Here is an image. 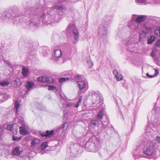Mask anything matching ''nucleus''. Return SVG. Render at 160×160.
<instances>
[{
	"instance_id": "1",
	"label": "nucleus",
	"mask_w": 160,
	"mask_h": 160,
	"mask_svg": "<svg viewBox=\"0 0 160 160\" xmlns=\"http://www.w3.org/2000/svg\"><path fill=\"white\" fill-rule=\"evenodd\" d=\"M148 141L144 137H141L139 139L138 144L140 146L145 145L143 152L145 154L151 156L154 153L155 151L154 144L152 142H147Z\"/></svg>"
},
{
	"instance_id": "2",
	"label": "nucleus",
	"mask_w": 160,
	"mask_h": 160,
	"mask_svg": "<svg viewBox=\"0 0 160 160\" xmlns=\"http://www.w3.org/2000/svg\"><path fill=\"white\" fill-rule=\"evenodd\" d=\"M111 21V18L110 19L109 18L108 20V19H106L103 24H101L99 25L98 28V33L100 36L103 37L107 36L108 33L105 26L107 27L108 26Z\"/></svg>"
},
{
	"instance_id": "3",
	"label": "nucleus",
	"mask_w": 160,
	"mask_h": 160,
	"mask_svg": "<svg viewBox=\"0 0 160 160\" xmlns=\"http://www.w3.org/2000/svg\"><path fill=\"white\" fill-rule=\"evenodd\" d=\"M58 16V14L56 15L54 19L53 16L49 15L48 13L46 14L44 13L40 17V20L42 22L47 24H49L54 22H58V21H60L59 19L56 18V17Z\"/></svg>"
},
{
	"instance_id": "4",
	"label": "nucleus",
	"mask_w": 160,
	"mask_h": 160,
	"mask_svg": "<svg viewBox=\"0 0 160 160\" xmlns=\"http://www.w3.org/2000/svg\"><path fill=\"white\" fill-rule=\"evenodd\" d=\"M72 30L74 35V40L73 41L72 43L75 44L79 40V33L77 30L75 28L74 24L73 23H70L66 28L67 32L68 33L70 32Z\"/></svg>"
},
{
	"instance_id": "5",
	"label": "nucleus",
	"mask_w": 160,
	"mask_h": 160,
	"mask_svg": "<svg viewBox=\"0 0 160 160\" xmlns=\"http://www.w3.org/2000/svg\"><path fill=\"white\" fill-rule=\"evenodd\" d=\"M85 148L88 151L95 152L98 149V143L95 141L92 142L88 141L85 144Z\"/></svg>"
},
{
	"instance_id": "6",
	"label": "nucleus",
	"mask_w": 160,
	"mask_h": 160,
	"mask_svg": "<svg viewBox=\"0 0 160 160\" xmlns=\"http://www.w3.org/2000/svg\"><path fill=\"white\" fill-rule=\"evenodd\" d=\"M89 95L92 97V103L93 104L99 103L102 101L103 98L98 91H91Z\"/></svg>"
},
{
	"instance_id": "7",
	"label": "nucleus",
	"mask_w": 160,
	"mask_h": 160,
	"mask_svg": "<svg viewBox=\"0 0 160 160\" xmlns=\"http://www.w3.org/2000/svg\"><path fill=\"white\" fill-rule=\"evenodd\" d=\"M139 24L132 20L128 22V27L131 33L137 31L139 29Z\"/></svg>"
},
{
	"instance_id": "8",
	"label": "nucleus",
	"mask_w": 160,
	"mask_h": 160,
	"mask_svg": "<svg viewBox=\"0 0 160 160\" xmlns=\"http://www.w3.org/2000/svg\"><path fill=\"white\" fill-rule=\"evenodd\" d=\"M134 40L132 37H130L127 38L125 42V45L127 49L131 52L134 51V48L135 47L133 43Z\"/></svg>"
},
{
	"instance_id": "9",
	"label": "nucleus",
	"mask_w": 160,
	"mask_h": 160,
	"mask_svg": "<svg viewBox=\"0 0 160 160\" xmlns=\"http://www.w3.org/2000/svg\"><path fill=\"white\" fill-rule=\"evenodd\" d=\"M149 36V34L144 30H142L139 34V42L143 44L145 43V41H146Z\"/></svg>"
},
{
	"instance_id": "10",
	"label": "nucleus",
	"mask_w": 160,
	"mask_h": 160,
	"mask_svg": "<svg viewBox=\"0 0 160 160\" xmlns=\"http://www.w3.org/2000/svg\"><path fill=\"white\" fill-rule=\"evenodd\" d=\"M132 19L135 22L139 23L144 21L146 19V17L145 15H133L132 16Z\"/></svg>"
},
{
	"instance_id": "11",
	"label": "nucleus",
	"mask_w": 160,
	"mask_h": 160,
	"mask_svg": "<svg viewBox=\"0 0 160 160\" xmlns=\"http://www.w3.org/2000/svg\"><path fill=\"white\" fill-rule=\"evenodd\" d=\"M37 81L38 82L50 83L53 82V79L51 77L43 76L38 78Z\"/></svg>"
},
{
	"instance_id": "12",
	"label": "nucleus",
	"mask_w": 160,
	"mask_h": 160,
	"mask_svg": "<svg viewBox=\"0 0 160 160\" xmlns=\"http://www.w3.org/2000/svg\"><path fill=\"white\" fill-rule=\"evenodd\" d=\"M78 84V87L79 88V91L78 92V94L80 95L82 92L81 90L85 88L86 84L85 82L83 81H77Z\"/></svg>"
},
{
	"instance_id": "13",
	"label": "nucleus",
	"mask_w": 160,
	"mask_h": 160,
	"mask_svg": "<svg viewBox=\"0 0 160 160\" xmlns=\"http://www.w3.org/2000/svg\"><path fill=\"white\" fill-rule=\"evenodd\" d=\"M144 28L146 32L148 33L152 32L154 29V26L151 23L146 24L144 25Z\"/></svg>"
},
{
	"instance_id": "14",
	"label": "nucleus",
	"mask_w": 160,
	"mask_h": 160,
	"mask_svg": "<svg viewBox=\"0 0 160 160\" xmlns=\"http://www.w3.org/2000/svg\"><path fill=\"white\" fill-rule=\"evenodd\" d=\"M22 151L23 150L22 148L19 146H17L14 149L12 152V154L14 155L18 156L20 155Z\"/></svg>"
},
{
	"instance_id": "15",
	"label": "nucleus",
	"mask_w": 160,
	"mask_h": 160,
	"mask_svg": "<svg viewBox=\"0 0 160 160\" xmlns=\"http://www.w3.org/2000/svg\"><path fill=\"white\" fill-rule=\"evenodd\" d=\"M9 96L6 92H0V102H2L9 98Z\"/></svg>"
},
{
	"instance_id": "16",
	"label": "nucleus",
	"mask_w": 160,
	"mask_h": 160,
	"mask_svg": "<svg viewBox=\"0 0 160 160\" xmlns=\"http://www.w3.org/2000/svg\"><path fill=\"white\" fill-rule=\"evenodd\" d=\"M17 125L16 124L8 125L7 127V129L8 130L12 132L13 133L15 132H17Z\"/></svg>"
},
{
	"instance_id": "17",
	"label": "nucleus",
	"mask_w": 160,
	"mask_h": 160,
	"mask_svg": "<svg viewBox=\"0 0 160 160\" xmlns=\"http://www.w3.org/2000/svg\"><path fill=\"white\" fill-rule=\"evenodd\" d=\"M54 57L53 59L56 61H57L58 59L60 58L62 55V52L61 50L59 49H56L54 51Z\"/></svg>"
},
{
	"instance_id": "18",
	"label": "nucleus",
	"mask_w": 160,
	"mask_h": 160,
	"mask_svg": "<svg viewBox=\"0 0 160 160\" xmlns=\"http://www.w3.org/2000/svg\"><path fill=\"white\" fill-rule=\"evenodd\" d=\"M62 76L63 77H66V78H69L70 79V80H72V78L73 73L71 71H66L63 72L62 73Z\"/></svg>"
},
{
	"instance_id": "19",
	"label": "nucleus",
	"mask_w": 160,
	"mask_h": 160,
	"mask_svg": "<svg viewBox=\"0 0 160 160\" xmlns=\"http://www.w3.org/2000/svg\"><path fill=\"white\" fill-rule=\"evenodd\" d=\"M40 142L39 139L35 138L32 140L31 142V146L32 147H35L38 145Z\"/></svg>"
},
{
	"instance_id": "20",
	"label": "nucleus",
	"mask_w": 160,
	"mask_h": 160,
	"mask_svg": "<svg viewBox=\"0 0 160 160\" xmlns=\"http://www.w3.org/2000/svg\"><path fill=\"white\" fill-rule=\"evenodd\" d=\"M43 86L46 88H48L49 90H52L55 92L58 91V89L56 87L53 86H51L47 84L43 85Z\"/></svg>"
},
{
	"instance_id": "21",
	"label": "nucleus",
	"mask_w": 160,
	"mask_h": 160,
	"mask_svg": "<svg viewBox=\"0 0 160 160\" xmlns=\"http://www.w3.org/2000/svg\"><path fill=\"white\" fill-rule=\"evenodd\" d=\"M156 37L153 36H151L150 37L148 36V38L147 39V44H151L154 42Z\"/></svg>"
},
{
	"instance_id": "22",
	"label": "nucleus",
	"mask_w": 160,
	"mask_h": 160,
	"mask_svg": "<svg viewBox=\"0 0 160 160\" xmlns=\"http://www.w3.org/2000/svg\"><path fill=\"white\" fill-rule=\"evenodd\" d=\"M53 132V130H51L50 131H47L46 132L45 134H44L43 133H41L40 132V133L41 135L42 136V137H48L50 135H52Z\"/></svg>"
},
{
	"instance_id": "23",
	"label": "nucleus",
	"mask_w": 160,
	"mask_h": 160,
	"mask_svg": "<svg viewBox=\"0 0 160 160\" xmlns=\"http://www.w3.org/2000/svg\"><path fill=\"white\" fill-rule=\"evenodd\" d=\"M34 85L33 82L28 81L26 83L25 87L27 89L29 90Z\"/></svg>"
},
{
	"instance_id": "24",
	"label": "nucleus",
	"mask_w": 160,
	"mask_h": 160,
	"mask_svg": "<svg viewBox=\"0 0 160 160\" xmlns=\"http://www.w3.org/2000/svg\"><path fill=\"white\" fill-rule=\"evenodd\" d=\"M10 83V81L9 80L0 82V85L2 86H8Z\"/></svg>"
},
{
	"instance_id": "25",
	"label": "nucleus",
	"mask_w": 160,
	"mask_h": 160,
	"mask_svg": "<svg viewBox=\"0 0 160 160\" xmlns=\"http://www.w3.org/2000/svg\"><path fill=\"white\" fill-rule=\"evenodd\" d=\"M22 73L23 76L24 77L27 76L29 72L28 69L27 68H22Z\"/></svg>"
},
{
	"instance_id": "26",
	"label": "nucleus",
	"mask_w": 160,
	"mask_h": 160,
	"mask_svg": "<svg viewBox=\"0 0 160 160\" xmlns=\"http://www.w3.org/2000/svg\"><path fill=\"white\" fill-rule=\"evenodd\" d=\"M20 105L19 104V101L17 100L14 104V107L16 110V112L17 113H18V111L19 108L20 107Z\"/></svg>"
},
{
	"instance_id": "27",
	"label": "nucleus",
	"mask_w": 160,
	"mask_h": 160,
	"mask_svg": "<svg viewBox=\"0 0 160 160\" xmlns=\"http://www.w3.org/2000/svg\"><path fill=\"white\" fill-rule=\"evenodd\" d=\"M20 132V133L22 135H25L26 134L27 130L23 126H21L19 127Z\"/></svg>"
},
{
	"instance_id": "28",
	"label": "nucleus",
	"mask_w": 160,
	"mask_h": 160,
	"mask_svg": "<svg viewBox=\"0 0 160 160\" xmlns=\"http://www.w3.org/2000/svg\"><path fill=\"white\" fill-rule=\"evenodd\" d=\"M155 71V73L154 74V75H150L148 73H147L146 74V75L147 77H148L149 78H153L155 77L157 75H158L159 73V71L156 69H154Z\"/></svg>"
},
{
	"instance_id": "29",
	"label": "nucleus",
	"mask_w": 160,
	"mask_h": 160,
	"mask_svg": "<svg viewBox=\"0 0 160 160\" xmlns=\"http://www.w3.org/2000/svg\"><path fill=\"white\" fill-rule=\"evenodd\" d=\"M104 114L102 110H100L97 116V118L100 120L102 119L103 118Z\"/></svg>"
},
{
	"instance_id": "30",
	"label": "nucleus",
	"mask_w": 160,
	"mask_h": 160,
	"mask_svg": "<svg viewBox=\"0 0 160 160\" xmlns=\"http://www.w3.org/2000/svg\"><path fill=\"white\" fill-rule=\"evenodd\" d=\"M92 125L94 126H98L99 124V121L97 120H93L91 121Z\"/></svg>"
},
{
	"instance_id": "31",
	"label": "nucleus",
	"mask_w": 160,
	"mask_h": 160,
	"mask_svg": "<svg viewBox=\"0 0 160 160\" xmlns=\"http://www.w3.org/2000/svg\"><path fill=\"white\" fill-rule=\"evenodd\" d=\"M68 126V123L67 122L64 123L62 127H60L59 129H61L62 131H64L67 129Z\"/></svg>"
},
{
	"instance_id": "32",
	"label": "nucleus",
	"mask_w": 160,
	"mask_h": 160,
	"mask_svg": "<svg viewBox=\"0 0 160 160\" xmlns=\"http://www.w3.org/2000/svg\"><path fill=\"white\" fill-rule=\"evenodd\" d=\"M48 142H43L42 143L41 148L42 149L44 150L46 149L47 147H48Z\"/></svg>"
},
{
	"instance_id": "33",
	"label": "nucleus",
	"mask_w": 160,
	"mask_h": 160,
	"mask_svg": "<svg viewBox=\"0 0 160 160\" xmlns=\"http://www.w3.org/2000/svg\"><path fill=\"white\" fill-rule=\"evenodd\" d=\"M154 33L156 35L160 36V27H158L156 28L154 31Z\"/></svg>"
},
{
	"instance_id": "34",
	"label": "nucleus",
	"mask_w": 160,
	"mask_h": 160,
	"mask_svg": "<svg viewBox=\"0 0 160 160\" xmlns=\"http://www.w3.org/2000/svg\"><path fill=\"white\" fill-rule=\"evenodd\" d=\"M25 20L24 21L25 22H26L27 25L30 24V26L32 25L33 24V23L32 22V21H31V20L29 19V18H28V19H25Z\"/></svg>"
},
{
	"instance_id": "35",
	"label": "nucleus",
	"mask_w": 160,
	"mask_h": 160,
	"mask_svg": "<svg viewBox=\"0 0 160 160\" xmlns=\"http://www.w3.org/2000/svg\"><path fill=\"white\" fill-rule=\"evenodd\" d=\"M70 80V79H69V78H62L59 79V82L61 83L63 82H64L67 80Z\"/></svg>"
},
{
	"instance_id": "36",
	"label": "nucleus",
	"mask_w": 160,
	"mask_h": 160,
	"mask_svg": "<svg viewBox=\"0 0 160 160\" xmlns=\"http://www.w3.org/2000/svg\"><path fill=\"white\" fill-rule=\"evenodd\" d=\"M82 97L81 96L79 100L77 102V104L74 107L76 108L78 107L80 105V104H81V102H82Z\"/></svg>"
},
{
	"instance_id": "37",
	"label": "nucleus",
	"mask_w": 160,
	"mask_h": 160,
	"mask_svg": "<svg viewBox=\"0 0 160 160\" xmlns=\"http://www.w3.org/2000/svg\"><path fill=\"white\" fill-rule=\"evenodd\" d=\"M63 6H55L53 7V8L54 9L60 10L63 8Z\"/></svg>"
},
{
	"instance_id": "38",
	"label": "nucleus",
	"mask_w": 160,
	"mask_h": 160,
	"mask_svg": "<svg viewBox=\"0 0 160 160\" xmlns=\"http://www.w3.org/2000/svg\"><path fill=\"white\" fill-rule=\"evenodd\" d=\"M116 78L118 81H121L123 79V76L119 74L118 76H116Z\"/></svg>"
},
{
	"instance_id": "39",
	"label": "nucleus",
	"mask_w": 160,
	"mask_h": 160,
	"mask_svg": "<svg viewBox=\"0 0 160 160\" xmlns=\"http://www.w3.org/2000/svg\"><path fill=\"white\" fill-rule=\"evenodd\" d=\"M151 129L149 127H147L146 131V134H147L148 135H149L150 134V132H151Z\"/></svg>"
},
{
	"instance_id": "40",
	"label": "nucleus",
	"mask_w": 160,
	"mask_h": 160,
	"mask_svg": "<svg viewBox=\"0 0 160 160\" xmlns=\"http://www.w3.org/2000/svg\"><path fill=\"white\" fill-rule=\"evenodd\" d=\"M30 158L28 155L24 156L21 160H30Z\"/></svg>"
},
{
	"instance_id": "41",
	"label": "nucleus",
	"mask_w": 160,
	"mask_h": 160,
	"mask_svg": "<svg viewBox=\"0 0 160 160\" xmlns=\"http://www.w3.org/2000/svg\"><path fill=\"white\" fill-rule=\"evenodd\" d=\"M4 133L3 129L0 126V137H1Z\"/></svg>"
},
{
	"instance_id": "42",
	"label": "nucleus",
	"mask_w": 160,
	"mask_h": 160,
	"mask_svg": "<svg viewBox=\"0 0 160 160\" xmlns=\"http://www.w3.org/2000/svg\"><path fill=\"white\" fill-rule=\"evenodd\" d=\"M74 77L76 79H77L79 80H81L83 78V76H82L79 75Z\"/></svg>"
},
{
	"instance_id": "43",
	"label": "nucleus",
	"mask_w": 160,
	"mask_h": 160,
	"mask_svg": "<svg viewBox=\"0 0 160 160\" xmlns=\"http://www.w3.org/2000/svg\"><path fill=\"white\" fill-rule=\"evenodd\" d=\"M122 86L125 88L127 89L128 88V85L125 82H122Z\"/></svg>"
},
{
	"instance_id": "44",
	"label": "nucleus",
	"mask_w": 160,
	"mask_h": 160,
	"mask_svg": "<svg viewBox=\"0 0 160 160\" xmlns=\"http://www.w3.org/2000/svg\"><path fill=\"white\" fill-rule=\"evenodd\" d=\"M20 139H21L20 137L18 138L17 137L14 136H13V140L14 141H18V140H19Z\"/></svg>"
},
{
	"instance_id": "45",
	"label": "nucleus",
	"mask_w": 160,
	"mask_h": 160,
	"mask_svg": "<svg viewBox=\"0 0 160 160\" xmlns=\"http://www.w3.org/2000/svg\"><path fill=\"white\" fill-rule=\"evenodd\" d=\"M14 82H15V84H16L17 86H18V84H21V82H20L19 80L18 79H16L14 81Z\"/></svg>"
},
{
	"instance_id": "46",
	"label": "nucleus",
	"mask_w": 160,
	"mask_h": 160,
	"mask_svg": "<svg viewBox=\"0 0 160 160\" xmlns=\"http://www.w3.org/2000/svg\"><path fill=\"white\" fill-rule=\"evenodd\" d=\"M4 14L6 17L8 18H10L12 17L11 14L9 12H6Z\"/></svg>"
},
{
	"instance_id": "47",
	"label": "nucleus",
	"mask_w": 160,
	"mask_h": 160,
	"mask_svg": "<svg viewBox=\"0 0 160 160\" xmlns=\"http://www.w3.org/2000/svg\"><path fill=\"white\" fill-rule=\"evenodd\" d=\"M113 73L115 77L116 76H118L119 74L118 71L116 70H114L113 71Z\"/></svg>"
},
{
	"instance_id": "48",
	"label": "nucleus",
	"mask_w": 160,
	"mask_h": 160,
	"mask_svg": "<svg viewBox=\"0 0 160 160\" xmlns=\"http://www.w3.org/2000/svg\"><path fill=\"white\" fill-rule=\"evenodd\" d=\"M156 46L157 47H160V39L157 42Z\"/></svg>"
},
{
	"instance_id": "49",
	"label": "nucleus",
	"mask_w": 160,
	"mask_h": 160,
	"mask_svg": "<svg viewBox=\"0 0 160 160\" xmlns=\"http://www.w3.org/2000/svg\"><path fill=\"white\" fill-rule=\"evenodd\" d=\"M87 62L88 63V64H89V66L90 67H91L92 66H93V62H91V61H88V62Z\"/></svg>"
},
{
	"instance_id": "50",
	"label": "nucleus",
	"mask_w": 160,
	"mask_h": 160,
	"mask_svg": "<svg viewBox=\"0 0 160 160\" xmlns=\"http://www.w3.org/2000/svg\"><path fill=\"white\" fill-rule=\"evenodd\" d=\"M72 104L71 103H69L66 105V108H70L72 107Z\"/></svg>"
},
{
	"instance_id": "51",
	"label": "nucleus",
	"mask_w": 160,
	"mask_h": 160,
	"mask_svg": "<svg viewBox=\"0 0 160 160\" xmlns=\"http://www.w3.org/2000/svg\"><path fill=\"white\" fill-rule=\"evenodd\" d=\"M4 61L8 65V67H11V65L8 61H6V60H4Z\"/></svg>"
},
{
	"instance_id": "52",
	"label": "nucleus",
	"mask_w": 160,
	"mask_h": 160,
	"mask_svg": "<svg viewBox=\"0 0 160 160\" xmlns=\"http://www.w3.org/2000/svg\"><path fill=\"white\" fill-rule=\"evenodd\" d=\"M74 49L73 47L70 48L68 52H69V53H71L73 51V50Z\"/></svg>"
},
{
	"instance_id": "53",
	"label": "nucleus",
	"mask_w": 160,
	"mask_h": 160,
	"mask_svg": "<svg viewBox=\"0 0 160 160\" xmlns=\"http://www.w3.org/2000/svg\"><path fill=\"white\" fill-rule=\"evenodd\" d=\"M151 55L152 57H154L155 56H156V54L155 53V51H152L151 53Z\"/></svg>"
},
{
	"instance_id": "54",
	"label": "nucleus",
	"mask_w": 160,
	"mask_h": 160,
	"mask_svg": "<svg viewBox=\"0 0 160 160\" xmlns=\"http://www.w3.org/2000/svg\"><path fill=\"white\" fill-rule=\"evenodd\" d=\"M108 124H107L106 125H105L104 123H102V128L103 129H105L106 128V127L107 126Z\"/></svg>"
},
{
	"instance_id": "55",
	"label": "nucleus",
	"mask_w": 160,
	"mask_h": 160,
	"mask_svg": "<svg viewBox=\"0 0 160 160\" xmlns=\"http://www.w3.org/2000/svg\"><path fill=\"white\" fill-rule=\"evenodd\" d=\"M156 140L157 142H160V137L157 136L156 138Z\"/></svg>"
},
{
	"instance_id": "56",
	"label": "nucleus",
	"mask_w": 160,
	"mask_h": 160,
	"mask_svg": "<svg viewBox=\"0 0 160 160\" xmlns=\"http://www.w3.org/2000/svg\"><path fill=\"white\" fill-rule=\"evenodd\" d=\"M2 49L1 48H0V56L2 54Z\"/></svg>"
},
{
	"instance_id": "57",
	"label": "nucleus",
	"mask_w": 160,
	"mask_h": 160,
	"mask_svg": "<svg viewBox=\"0 0 160 160\" xmlns=\"http://www.w3.org/2000/svg\"><path fill=\"white\" fill-rule=\"evenodd\" d=\"M16 19L17 20H18H18H19L20 19V17H17V18H16Z\"/></svg>"
},
{
	"instance_id": "58",
	"label": "nucleus",
	"mask_w": 160,
	"mask_h": 160,
	"mask_svg": "<svg viewBox=\"0 0 160 160\" xmlns=\"http://www.w3.org/2000/svg\"><path fill=\"white\" fill-rule=\"evenodd\" d=\"M157 1L158 2H160V0H157Z\"/></svg>"
},
{
	"instance_id": "59",
	"label": "nucleus",
	"mask_w": 160,
	"mask_h": 160,
	"mask_svg": "<svg viewBox=\"0 0 160 160\" xmlns=\"http://www.w3.org/2000/svg\"><path fill=\"white\" fill-rule=\"evenodd\" d=\"M30 153H31V152L29 153V154Z\"/></svg>"
}]
</instances>
